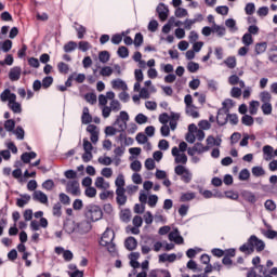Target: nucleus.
<instances>
[{
    "mask_svg": "<svg viewBox=\"0 0 277 277\" xmlns=\"http://www.w3.org/2000/svg\"><path fill=\"white\" fill-rule=\"evenodd\" d=\"M0 101L2 103H8V107L13 114H23V105L16 102V94L12 93L10 89H5L0 94Z\"/></svg>",
    "mask_w": 277,
    "mask_h": 277,
    "instance_id": "1",
    "label": "nucleus"
},
{
    "mask_svg": "<svg viewBox=\"0 0 277 277\" xmlns=\"http://www.w3.org/2000/svg\"><path fill=\"white\" fill-rule=\"evenodd\" d=\"M116 237V234L114 233V229L106 228V230L103 233L100 245L107 248L109 254L116 255L117 249L116 243H114V239Z\"/></svg>",
    "mask_w": 277,
    "mask_h": 277,
    "instance_id": "2",
    "label": "nucleus"
},
{
    "mask_svg": "<svg viewBox=\"0 0 277 277\" xmlns=\"http://www.w3.org/2000/svg\"><path fill=\"white\" fill-rule=\"evenodd\" d=\"M83 215L89 222H98V220H103V209L91 203L85 206Z\"/></svg>",
    "mask_w": 277,
    "mask_h": 277,
    "instance_id": "3",
    "label": "nucleus"
},
{
    "mask_svg": "<svg viewBox=\"0 0 277 277\" xmlns=\"http://www.w3.org/2000/svg\"><path fill=\"white\" fill-rule=\"evenodd\" d=\"M127 122H129V113L121 110L114 122V127L117 128L119 133H124L127 131Z\"/></svg>",
    "mask_w": 277,
    "mask_h": 277,
    "instance_id": "4",
    "label": "nucleus"
},
{
    "mask_svg": "<svg viewBox=\"0 0 277 277\" xmlns=\"http://www.w3.org/2000/svg\"><path fill=\"white\" fill-rule=\"evenodd\" d=\"M174 172L177 176H181V181L183 183L189 184L192 183V179H194V174L185 166H182V164L176 166L174 168Z\"/></svg>",
    "mask_w": 277,
    "mask_h": 277,
    "instance_id": "5",
    "label": "nucleus"
},
{
    "mask_svg": "<svg viewBox=\"0 0 277 277\" xmlns=\"http://www.w3.org/2000/svg\"><path fill=\"white\" fill-rule=\"evenodd\" d=\"M122 109V104H120V101L113 100L109 103V106H105L103 109V118H109L111 116V111L114 114H118Z\"/></svg>",
    "mask_w": 277,
    "mask_h": 277,
    "instance_id": "6",
    "label": "nucleus"
},
{
    "mask_svg": "<svg viewBox=\"0 0 277 277\" xmlns=\"http://www.w3.org/2000/svg\"><path fill=\"white\" fill-rule=\"evenodd\" d=\"M90 230H92V222H90L88 219L76 223L77 235H88Z\"/></svg>",
    "mask_w": 277,
    "mask_h": 277,
    "instance_id": "7",
    "label": "nucleus"
},
{
    "mask_svg": "<svg viewBox=\"0 0 277 277\" xmlns=\"http://www.w3.org/2000/svg\"><path fill=\"white\" fill-rule=\"evenodd\" d=\"M66 190L71 196H80L81 188L79 187V182L77 180L69 181L66 185Z\"/></svg>",
    "mask_w": 277,
    "mask_h": 277,
    "instance_id": "8",
    "label": "nucleus"
},
{
    "mask_svg": "<svg viewBox=\"0 0 277 277\" xmlns=\"http://www.w3.org/2000/svg\"><path fill=\"white\" fill-rule=\"evenodd\" d=\"M156 12L158 14V18H160L162 23L168 21V16L170 14V9H168V5H166L164 3H159Z\"/></svg>",
    "mask_w": 277,
    "mask_h": 277,
    "instance_id": "9",
    "label": "nucleus"
},
{
    "mask_svg": "<svg viewBox=\"0 0 277 277\" xmlns=\"http://www.w3.org/2000/svg\"><path fill=\"white\" fill-rule=\"evenodd\" d=\"M249 243L252 245L253 250L255 248L256 252H263L265 250V242L254 235L250 236Z\"/></svg>",
    "mask_w": 277,
    "mask_h": 277,
    "instance_id": "10",
    "label": "nucleus"
},
{
    "mask_svg": "<svg viewBox=\"0 0 277 277\" xmlns=\"http://www.w3.org/2000/svg\"><path fill=\"white\" fill-rule=\"evenodd\" d=\"M54 252L55 254H62L66 263H70V261L75 259V254H72V251L66 250L63 247H55Z\"/></svg>",
    "mask_w": 277,
    "mask_h": 277,
    "instance_id": "11",
    "label": "nucleus"
},
{
    "mask_svg": "<svg viewBox=\"0 0 277 277\" xmlns=\"http://www.w3.org/2000/svg\"><path fill=\"white\" fill-rule=\"evenodd\" d=\"M171 155L175 157V163H182L185 166L187 163V155L184 151H180L179 147H173L171 150Z\"/></svg>",
    "mask_w": 277,
    "mask_h": 277,
    "instance_id": "12",
    "label": "nucleus"
},
{
    "mask_svg": "<svg viewBox=\"0 0 277 277\" xmlns=\"http://www.w3.org/2000/svg\"><path fill=\"white\" fill-rule=\"evenodd\" d=\"M110 84L113 90H121V92H127V90H129V85H127V82L120 78L111 80Z\"/></svg>",
    "mask_w": 277,
    "mask_h": 277,
    "instance_id": "13",
    "label": "nucleus"
},
{
    "mask_svg": "<svg viewBox=\"0 0 277 277\" xmlns=\"http://www.w3.org/2000/svg\"><path fill=\"white\" fill-rule=\"evenodd\" d=\"M32 199L41 205H49V197L42 190H35L32 194Z\"/></svg>",
    "mask_w": 277,
    "mask_h": 277,
    "instance_id": "14",
    "label": "nucleus"
},
{
    "mask_svg": "<svg viewBox=\"0 0 277 277\" xmlns=\"http://www.w3.org/2000/svg\"><path fill=\"white\" fill-rule=\"evenodd\" d=\"M87 131L88 133H90L91 135V142L92 144H96L98 142V127L94 126V124H89L87 127Z\"/></svg>",
    "mask_w": 277,
    "mask_h": 277,
    "instance_id": "15",
    "label": "nucleus"
},
{
    "mask_svg": "<svg viewBox=\"0 0 277 277\" xmlns=\"http://www.w3.org/2000/svg\"><path fill=\"white\" fill-rule=\"evenodd\" d=\"M207 146L209 150L213 148V146H222V136L217 135L216 137L213 135H209L206 140Z\"/></svg>",
    "mask_w": 277,
    "mask_h": 277,
    "instance_id": "16",
    "label": "nucleus"
},
{
    "mask_svg": "<svg viewBox=\"0 0 277 277\" xmlns=\"http://www.w3.org/2000/svg\"><path fill=\"white\" fill-rule=\"evenodd\" d=\"M127 189H116V200H117V205H119L120 207H124V205H127Z\"/></svg>",
    "mask_w": 277,
    "mask_h": 277,
    "instance_id": "17",
    "label": "nucleus"
},
{
    "mask_svg": "<svg viewBox=\"0 0 277 277\" xmlns=\"http://www.w3.org/2000/svg\"><path fill=\"white\" fill-rule=\"evenodd\" d=\"M262 153H263V159L264 161H272L274 159V147H272V145H265L262 148Z\"/></svg>",
    "mask_w": 277,
    "mask_h": 277,
    "instance_id": "18",
    "label": "nucleus"
},
{
    "mask_svg": "<svg viewBox=\"0 0 277 277\" xmlns=\"http://www.w3.org/2000/svg\"><path fill=\"white\" fill-rule=\"evenodd\" d=\"M169 240L174 241V243H176L177 246H181V243H183L184 241L177 228L169 233Z\"/></svg>",
    "mask_w": 277,
    "mask_h": 277,
    "instance_id": "19",
    "label": "nucleus"
},
{
    "mask_svg": "<svg viewBox=\"0 0 277 277\" xmlns=\"http://www.w3.org/2000/svg\"><path fill=\"white\" fill-rule=\"evenodd\" d=\"M21 72H22V69L18 66L11 68L9 72L10 81H18V79H21Z\"/></svg>",
    "mask_w": 277,
    "mask_h": 277,
    "instance_id": "20",
    "label": "nucleus"
},
{
    "mask_svg": "<svg viewBox=\"0 0 277 277\" xmlns=\"http://www.w3.org/2000/svg\"><path fill=\"white\" fill-rule=\"evenodd\" d=\"M185 113L187 116H190V118H200V113H198V108L194 104L190 106H186Z\"/></svg>",
    "mask_w": 277,
    "mask_h": 277,
    "instance_id": "21",
    "label": "nucleus"
},
{
    "mask_svg": "<svg viewBox=\"0 0 277 277\" xmlns=\"http://www.w3.org/2000/svg\"><path fill=\"white\" fill-rule=\"evenodd\" d=\"M124 246L127 250L133 251L137 248V239H135V237L130 236L126 239Z\"/></svg>",
    "mask_w": 277,
    "mask_h": 277,
    "instance_id": "22",
    "label": "nucleus"
},
{
    "mask_svg": "<svg viewBox=\"0 0 277 277\" xmlns=\"http://www.w3.org/2000/svg\"><path fill=\"white\" fill-rule=\"evenodd\" d=\"M81 122L82 124H90V122H92V115H90V108L83 107Z\"/></svg>",
    "mask_w": 277,
    "mask_h": 277,
    "instance_id": "23",
    "label": "nucleus"
},
{
    "mask_svg": "<svg viewBox=\"0 0 277 277\" xmlns=\"http://www.w3.org/2000/svg\"><path fill=\"white\" fill-rule=\"evenodd\" d=\"M95 187L97 189H109V182L105 181V177L98 176L95 180Z\"/></svg>",
    "mask_w": 277,
    "mask_h": 277,
    "instance_id": "24",
    "label": "nucleus"
},
{
    "mask_svg": "<svg viewBox=\"0 0 277 277\" xmlns=\"http://www.w3.org/2000/svg\"><path fill=\"white\" fill-rule=\"evenodd\" d=\"M229 85H237V83L240 85V88H246V82L241 79H239V76L232 75L228 78Z\"/></svg>",
    "mask_w": 277,
    "mask_h": 277,
    "instance_id": "25",
    "label": "nucleus"
},
{
    "mask_svg": "<svg viewBox=\"0 0 277 277\" xmlns=\"http://www.w3.org/2000/svg\"><path fill=\"white\" fill-rule=\"evenodd\" d=\"M29 200H31L30 195H27V194L21 195V198L16 200V206L23 209V207H25L26 205H29Z\"/></svg>",
    "mask_w": 277,
    "mask_h": 277,
    "instance_id": "26",
    "label": "nucleus"
},
{
    "mask_svg": "<svg viewBox=\"0 0 277 277\" xmlns=\"http://www.w3.org/2000/svg\"><path fill=\"white\" fill-rule=\"evenodd\" d=\"M36 157H38V154L30 151L22 154L21 159L23 163H31V159H36Z\"/></svg>",
    "mask_w": 277,
    "mask_h": 277,
    "instance_id": "27",
    "label": "nucleus"
},
{
    "mask_svg": "<svg viewBox=\"0 0 277 277\" xmlns=\"http://www.w3.org/2000/svg\"><path fill=\"white\" fill-rule=\"evenodd\" d=\"M255 55H263L267 51V42H259L254 47Z\"/></svg>",
    "mask_w": 277,
    "mask_h": 277,
    "instance_id": "28",
    "label": "nucleus"
},
{
    "mask_svg": "<svg viewBox=\"0 0 277 277\" xmlns=\"http://www.w3.org/2000/svg\"><path fill=\"white\" fill-rule=\"evenodd\" d=\"M64 230L67 232L68 235H77V223H66L64 225Z\"/></svg>",
    "mask_w": 277,
    "mask_h": 277,
    "instance_id": "29",
    "label": "nucleus"
},
{
    "mask_svg": "<svg viewBox=\"0 0 277 277\" xmlns=\"http://www.w3.org/2000/svg\"><path fill=\"white\" fill-rule=\"evenodd\" d=\"M239 250H240V252H245L246 254H252V252H254L252 242H250V238L248 239V241L246 243L240 246Z\"/></svg>",
    "mask_w": 277,
    "mask_h": 277,
    "instance_id": "30",
    "label": "nucleus"
},
{
    "mask_svg": "<svg viewBox=\"0 0 277 277\" xmlns=\"http://www.w3.org/2000/svg\"><path fill=\"white\" fill-rule=\"evenodd\" d=\"M193 150H195L196 153H198V155H202L203 153H209V147L208 145H202V143H196L193 146Z\"/></svg>",
    "mask_w": 277,
    "mask_h": 277,
    "instance_id": "31",
    "label": "nucleus"
},
{
    "mask_svg": "<svg viewBox=\"0 0 277 277\" xmlns=\"http://www.w3.org/2000/svg\"><path fill=\"white\" fill-rule=\"evenodd\" d=\"M116 189H124V185H127L124 181V175L122 173L118 174L117 179L115 180Z\"/></svg>",
    "mask_w": 277,
    "mask_h": 277,
    "instance_id": "32",
    "label": "nucleus"
},
{
    "mask_svg": "<svg viewBox=\"0 0 277 277\" xmlns=\"http://www.w3.org/2000/svg\"><path fill=\"white\" fill-rule=\"evenodd\" d=\"M225 27L232 31V34H235L237 31V22L234 18H228L225 21Z\"/></svg>",
    "mask_w": 277,
    "mask_h": 277,
    "instance_id": "33",
    "label": "nucleus"
},
{
    "mask_svg": "<svg viewBox=\"0 0 277 277\" xmlns=\"http://www.w3.org/2000/svg\"><path fill=\"white\" fill-rule=\"evenodd\" d=\"M241 42L245 47H250L254 44V38L252 37V35L246 32L241 38Z\"/></svg>",
    "mask_w": 277,
    "mask_h": 277,
    "instance_id": "34",
    "label": "nucleus"
},
{
    "mask_svg": "<svg viewBox=\"0 0 277 277\" xmlns=\"http://www.w3.org/2000/svg\"><path fill=\"white\" fill-rule=\"evenodd\" d=\"M212 31H213V34H216V36H219V38L226 36V27H224V26L214 25L212 27Z\"/></svg>",
    "mask_w": 277,
    "mask_h": 277,
    "instance_id": "35",
    "label": "nucleus"
},
{
    "mask_svg": "<svg viewBox=\"0 0 277 277\" xmlns=\"http://www.w3.org/2000/svg\"><path fill=\"white\" fill-rule=\"evenodd\" d=\"M223 64L233 70V68H237V58L235 56H229L223 62Z\"/></svg>",
    "mask_w": 277,
    "mask_h": 277,
    "instance_id": "36",
    "label": "nucleus"
},
{
    "mask_svg": "<svg viewBox=\"0 0 277 277\" xmlns=\"http://www.w3.org/2000/svg\"><path fill=\"white\" fill-rule=\"evenodd\" d=\"M15 127H16V121H14L13 119H8L6 121H4V129L5 131H8V133H13Z\"/></svg>",
    "mask_w": 277,
    "mask_h": 277,
    "instance_id": "37",
    "label": "nucleus"
},
{
    "mask_svg": "<svg viewBox=\"0 0 277 277\" xmlns=\"http://www.w3.org/2000/svg\"><path fill=\"white\" fill-rule=\"evenodd\" d=\"M259 101H251L249 104V114H251V116H256V111H259Z\"/></svg>",
    "mask_w": 277,
    "mask_h": 277,
    "instance_id": "38",
    "label": "nucleus"
},
{
    "mask_svg": "<svg viewBox=\"0 0 277 277\" xmlns=\"http://www.w3.org/2000/svg\"><path fill=\"white\" fill-rule=\"evenodd\" d=\"M260 101L262 103H272V93L269 91H262L260 93Z\"/></svg>",
    "mask_w": 277,
    "mask_h": 277,
    "instance_id": "39",
    "label": "nucleus"
},
{
    "mask_svg": "<svg viewBox=\"0 0 277 277\" xmlns=\"http://www.w3.org/2000/svg\"><path fill=\"white\" fill-rule=\"evenodd\" d=\"M100 75L101 77H111V75H114V68L109 66H104L101 68Z\"/></svg>",
    "mask_w": 277,
    "mask_h": 277,
    "instance_id": "40",
    "label": "nucleus"
},
{
    "mask_svg": "<svg viewBox=\"0 0 277 277\" xmlns=\"http://www.w3.org/2000/svg\"><path fill=\"white\" fill-rule=\"evenodd\" d=\"M12 49V40L8 39L3 42H0V51L8 53Z\"/></svg>",
    "mask_w": 277,
    "mask_h": 277,
    "instance_id": "41",
    "label": "nucleus"
},
{
    "mask_svg": "<svg viewBox=\"0 0 277 277\" xmlns=\"http://www.w3.org/2000/svg\"><path fill=\"white\" fill-rule=\"evenodd\" d=\"M64 52L65 53H72V51L77 50V42L75 41H69L64 45Z\"/></svg>",
    "mask_w": 277,
    "mask_h": 277,
    "instance_id": "42",
    "label": "nucleus"
},
{
    "mask_svg": "<svg viewBox=\"0 0 277 277\" xmlns=\"http://www.w3.org/2000/svg\"><path fill=\"white\" fill-rule=\"evenodd\" d=\"M196 198V193H183L180 197L181 202H189Z\"/></svg>",
    "mask_w": 277,
    "mask_h": 277,
    "instance_id": "43",
    "label": "nucleus"
},
{
    "mask_svg": "<svg viewBox=\"0 0 277 277\" xmlns=\"http://www.w3.org/2000/svg\"><path fill=\"white\" fill-rule=\"evenodd\" d=\"M52 214L54 217H62V203L56 202L52 208Z\"/></svg>",
    "mask_w": 277,
    "mask_h": 277,
    "instance_id": "44",
    "label": "nucleus"
},
{
    "mask_svg": "<svg viewBox=\"0 0 277 277\" xmlns=\"http://www.w3.org/2000/svg\"><path fill=\"white\" fill-rule=\"evenodd\" d=\"M157 202H159V197L157 195H150L147 198V205L148 207H150L151 209H155V207H157Z\"/></svg>",
    "mask_w": 277,
    "mask_h": 277,
    "instance_id": "45",
    "label": "nucleus"
},
{
    "mask_svg": "<svg viewBox=\"0 0 277 277\" xmlns=\"http://www.w3.org/2000/svg\"><path fill=\"white\" fill-rule=\"evenodd\" d=\"M262 113L264 114V116H269L272 115V102L268 103H263L261 106Z\"/></svg>",
    "mask_w": 277,
    "mask_h": 277,
    "instance_id": "46",
    "label": "nucleus"
},
{
    "mask_svg": "<svg viewBox=\"0 0 277 277\" xmlns=\"http://www.w3.org/2000/svg\"><path fill=\"white\" fill-rule=\"evenodd\" d=\"M241 122L245 127H252V124H254V118L250 115H245L241 118Z\"/></svg>",
    "mask_w": 277,
    "mask_h": 277,
    "instance_id": "47",
    "label": "nucleus"
},
{
    "mask_svg": "<svg viewBox=\"0 0 277 277\" xmlns=\"http://www.w3.org/2000/svg\"><path fill=\"white\" fill-rule=\"evenodd\" d=\"M57 68H58V72H61L62 75H68V71L70 70V67L68 66V64L64 62H60L57 64Z\"/></svg>",
    "mask_w": 277,
    "mask_h": 277,
    "instance_id": "48",
    "label": "nucleus"
},
{
    "mask_svg": "<svg viewBox=\"0 0 277 277\" xmlns=\"http://www.w3.org/2000/svg\"><path fill=\"white\" fill-rule=\"evenodd\" d=\"M117 55H119L122 60H127V57H129V49L124 45L119 47Z\"/></svg>",
    "mask_w": 277,
    "mask_h": 277,
    "instance_id": "49",
    "label": "nucleus"
},
{
    "mask_svg": "<svg viewBox=\"0 0 277 277\" xmlns=\"http://www.w3.org/2000/svg\"><path fill=\"white\" fill-rule=\"evenodd\" d=\"M98 60L102 64H107V62H109V60H110L109 52H107V51L100 52Z\"/></svg>",
    "mask_w": 277,
    "mask_h": 277,
    "instance_id": "50",
    "label": "nucleus"
},
{
    "mask_svg": "<svg viewBox=\"0 0 277 277\" xmlns=\"http://www.w3.org/2000/svg\"><path fill=\"white\" fill-rule=\"evenodd\" d=\"M120 220L122 222H131V210L129 209L122 210L120 213Z\"/></svg>",
    "mask_w": 277,
    "mask_h": 277,
    "instance_id": "51",
    "label": "nucleus"
},
{
    "mask_svg": "<svg viewBox=\"0 0 277 277\" xmlns=\"http://www.w3.org/2000/svg\"><path fill=\"white\" fill-rule=\"evenodd\" d=\"M243 198L245 200H247V202H251V205H254V202H256V196L254 195V193L245 192Z\"/></svg>",
    "mask_w": 277,
    "mask_h": 277,
    "instance_id": "52",
    "label": "nucleus"
},
{
    "mask_svg": "<svg viewBox=\"0 0 277 277\" xmlns=\"http://www.w3.org/2000/svg\"><path fill=\"white\" fill-rule=\"evenodd\" d=\"M14 135H16V140H25V130L23 127L18 126L15 130H13Z\"/></svg>",
    "mask_w": 277,
    "mask_h": 277,
    "instance_id": "53",
    "label": "nucleus"
},
{
    "mask_svg": "<svg viewBox=\"0 0 277 277\" xmlns=\"http://www.w3.org/2000/svg\"><path fill=\"white\" fill-rule=\"evenodd\" d=\"M107 97L104 94H100L98 95V106L102 109V116H103V109H105V107L107 106Z\"/></svg>",
    "mask_w": 277,
    "mask_h": 277,
    "instance_id": "54",
    "label": "nucleus"
},
{
    "mask_svg": "<svg viewBox=\"0 0 277 277\" xmlns=\"http://www.w3.org/2000/svg\"><path fill=\"white\" fill-rule=\"evenodd\" d=\"M187 70L188 72H198V70H200V64L196 62H189L187 64Z\"/></svg>",
    "mask_w": 277,
    "mask_h": 277,
    "instance_id": "55",
    "label": "nucleus"
},
{
    "mask_svg": "<svg viewBox=\"0 0 277 277\" xmlns=\"http://www.w3.org/2000/svg\"><path fill=\"white\" fill-rule=\"evenodd\" d=\"M78 49L85 53L87 51H90V49H92V44H90V42L88 41H80L78 43Z\"/></svg>",
    "mask_w": 277,
    "mask_h": 277,
    "instance_id": "56",
    "label": "nucleus"
},
{
    "mask_svg": "<svg viewBox=\"0 0 277 277\" xmlns=\"http://www.w3.org/2000/svg\"><path fill=\"white\" fill-rule=\"evenodd\" d=\"M255 11L256 6L254 5V3L250 2L246 4L245 12L248 16H252V14H254Z\"/></svg>",
    "mask_w": 277,
    "mask_h": 277,
    "instance_id": "57",
    "label": "nucleus"
},
{
    "mask_svg": "<svg viewBox=\"0 0 277 277\" xmlns=\"http://www.w3.org/2000/svg\"><path fill=\"white\" fill-rule=\"evenodd\" d=\"M251 172L253 176H265V169L263 167H253Z\"/></svg>",
    "mask_w": 277,
    "mask_h": 277,
    "instance_id": "58",
    "label": "nucleus"
},
{
    "mask_svg": "<svg viewBox=\"0 0 277 277\" xmlns=\"http://www.w3.org/2000/svg\"><path fill=\"white\" fill-rule=\"evenodd\" d=\"M84 100L87 101V103H89L90 105H96V94L94 93H87L84 95Z\"/></svg>",
    "mask_w": 277,
    "mask_h": 277,
    "instance_id": "59",
    "label": "nucleus"
},
{
    "mask_svg": "<svg viewBox=\"0 0 277 277\" xmlns=\"http://www.w3.org/2000/svg\"><path fill=\"white\" fill-rule=\"evenodd\" d=\"M130 168L133 172L142 171V162L140 160H134L131 162Z\"/></svg>",
    "mask_w": 277,
    "mask_h": 277,
    "instance_id": "60",
    "label": "nucleus"
},
{
    "mask_svg": "<svg viewBox=\"0 0 277 277\" xmlns=\"http://www.w3.org/2000/svg\"><path fill=\"white\" fill-rule=\"evenodd\" d=\"M266 211H276V202L272 199H267L264 203Z\"/></svg>",
    "mask_w": 277,
    "mask_h": 277,
    "instance_id": "61",
    "label": "nucleus"
},
{
    "mask_svg": "<svg viewBox=\"0 0 277 277\" xmlns=\"http://www.w3.org/2000/svg\"><path fill=\"white\" fill-rule=\"evenodd\" d=\"M97 161L101 163V166H111L113 163V160L109 156L100 157Z\"/></svg>",
    "mask_w": 277,
    "mask_h": 277,
    "instance_id": "62",
    "label": "nucleus"
},
{
    "mask_svg": "<svg viewBox=\"0 0 277 277\" xmlns=\"http://www.w3.org/2000/svg\"><path fill=\"white\" fill-rule=\"evenodd\" d=\"M228 10H229L228 6L221 5V6H216L215 12L216 14H221V16H227Z\"/></svg>",
    "mask_w": 277,
    "mask_h": 277,
    "instance_id": "63",
    "label": "nucleus"
},
{
    "mask_svg": "<svg viewBox=\"0 0 277 277\" xmlns=\"http://www.w3.org/2000/svg\"><path fill=\"white\" fill-rule=\"evenodd\" d=\"M145 168H146V170H155V168H156L155 159H153V158H147V159L145 160Z\"/></svg>",
    "mask_w": 277,
    "mask_h": 277,
    "instance_id": "64",
    "label": "nucleus"
}]
</instances>
